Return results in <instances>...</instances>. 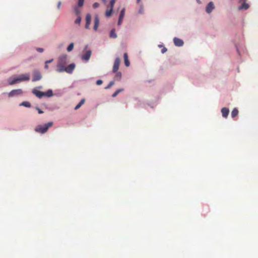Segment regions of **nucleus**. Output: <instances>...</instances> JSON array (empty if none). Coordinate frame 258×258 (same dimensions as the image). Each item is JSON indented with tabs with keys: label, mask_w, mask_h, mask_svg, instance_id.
<instances>
[{
	"label": "nucleus",
	"mask_w": 258,
	"mask_h": 258,
	"mask_svg": "<svg viewBox=\"0 0 258 258\" xmlns=\"http://www.w3.org/2000/svg\"><path fill=\"white\" fill-rule=\"evenodd\" d=\"M53 125V122H49L43 125H38L35 128V131L40 134H45L46 133L49 128Z\"/></svg>",
	"instance_id": "obj_1"
},
{
	"label": "nucleus",
	"mask_w": 258,
	"mask_h": 258,
	"mask_svg": "<svg viewBox=\"0 0 258 258\" xmlns=\"http://www.w3.org/2000/svg\"><path fill=\"white\" fill-rule=\"evenodd\" d=\"M23 94V91L20 89H15L12 90L9 93V97H12L15 96L20 95Z\"/></svg>",
	"instance_id": "obj_2"
},
{
	"label": "nucleus",
	"mask_w": 258,
	"mask_h": 258,
	"mask_svg": "<svg viewBox=\"0 0 258 258\" xmlns=\"http://www.w3.org/2000/svg\"><path fill=\"white\" fill-rule=\"evenodd\" d=\"M42 78L41 75L39 71L35 70L33 72L32 81L36 82L40 80Z\"/></svg>",
	"instance_id": "obj_3"
},
{
	"label": "nucleus",
	"mask_w": 258,
	"mask_h": 258,
	"mask_svg": "<svg viewBox=\"0 0 258 258\" xmlns=\"http://www.w3.org/2000/svg\"><path fill=\"white\" fill-rule=\"evenodd\" d=\"M246 2V0H239V3L241 4V5L239 6L238 10H246L249 8V5Z\"/></svg>",
	"instance_id": "obj_4"
},
{
	"label": "nucleus",
	"mask_w": 258,
	"mask_h": 258,
	"mask_svg": "<svg viewBox=\"0 0 258 258\" xmlns=\"http://www.w3.org/2000/svg\"><path fill=\"white\" fill-rule=\"evenodd\" d=\"M116 0H111L110 2V7H108L106 12V16H110L112 12L113 7Z\"/></svg>",
	"instance_id": "obj_5"
},
{
	"label": "nucleus",
	"mask_w": 258,
	"mask_h": 258,
	"mask_svg": "<svg viewBox=\"0 0 258 258\" xmlns=\"http://www.w3.org/2000/svg\"><path fill=\"white\" fill-rule=\"evenodd\" d=\"M120 58L119 57L116 58L114 60V64L113 66L112 71L113 73H115L118 71V70L119 69V65H120Z\"/></svg>",
	"instance_id": "obj_6"
},
{
	"label": "nucleus",
	"mask_w": 258,
	"mask_h": 258,
	"mask_svg": "<svg viewBox=\"0 0 258 258\" xmlns=\"http://www.w3.org/2000/svg\"><path fill=\"white\" fill-rule=\"evenodd\" d=\"M19 82L29 81L30 80L29 74H22L18 77Z\"/></svg>",
	"instance_id": "obj_7"
},
{
	"label": "nucleus",
	"mask_w": 258,
	"mask_h": 258,
	"mask_svg": "<svg viewBox=\"0 0 258 258\" xmlns=\"http://www.w3.org/2000/svg\"><path fill=\"white\" fill-rule=\"evenodd\" d=\"M66 67L65 64L62 63H58L57 64L56 71L58 73L66 72Z\"/></svg>",
	"instance_id": "obj_8"
},
{
	"label": "nucleus",
	"mask_w": 258,
	"mask_h": 258,
	"mask_svg": "<svg viewBox=\"0 0 258 258\" xmlns=\"http://www.w3.org/2000/svg\"><path fill=\"white\" fill-rule=\"evenodd\" d=\"M32 93L39 98H41L42 97L44 96L45 94L44 92L40 91L36 88L33 89Z\"/></svg>",
	"instance_id": "obj_9"
},
{
	"label": "nucleus",
	"mask_w": 258,
	"mask_h": 258,
	"mask_svg": "<svg viewBox=\"0 0 258 258\" xmlns=\"http://www.w3.org/2000/svg\"><path fill=\"white\" fill-rule=\"evenodd\" d=\"M215 8L214 3L212 2H210L207 6L206 11L207 13L210 14Z\"/></svg>",
	"instance_id": "obj_10"
},
{
	"label": "nucleus",
	"mask_w": 258,
	"mask_h": 258,
	"mask_svg": "<svg viewBox=\"0 0 258 258\" xmlns=\"http://www.w3.org/2000/svg\"><path fill=\"white\" fill-rule=\"evenodd\" d=\"M173 42L174 44L177 46H181L183 44V41L181 39L176 37L174 38Z\"/></svg>",
	"instance_id": "obj_11"
},
{
	"label": "nucleus",
	"mask_w": 258,
	"mask_h": 258,
	"mask_svg": "<svg viewBox=\"0 0 258 258\" xmlns=\"http://www.w3.org/2000/svg\"><path fill=\"white\" fill-rule=\"evenodd\" d=\"M8 81L10 85L19 83L18 77H11L8 79Z\"/></svg>",
	"instance_id": "obj_12"
},
{
	"label": "nucleus",
	"mask_w": 258,
	"mask_h": 258,
	"mask_svg": "<svg viewBox=\"0 0 258 258\" xmlns=\"http://www.w3.org/2000/svg\"><path fill=\"white\" fill-rule=\"evenodd\" d=\"M91 51L89 50L88 51H87L85 54H84L82 56V59L83 60H88L91 56Z\"/></svg>",
	"instance_id": "obj_13"
},
{
	"label": "nucleus",
	"mask_w": 258,
	"mask_h": 258,
	"mask_svg": "<svg viewBox=\"0 0 258 258\" xmlns=\"http://www.w3.org/2000/svg\"><path fill=\"white\" fill-rule=\"evenodd\" d=\"M75 68V63H71L68 67H66V72L71 74Z\"/></svg>",
	"instance_id": "obj_14"
},
{
	"label": "nucleus",
	"mask_w": 258,
	"mask_h": 258,
	"mask_svg": "<svg viewBox=\"0 0 258 258\" xmlns=\"http://www.w3.org/2000/svg\"><path fill=\"white\" fill-rule=\"evenodd\" d=\"M221 112L222 114V116L226 118L229 114V110L228 108L224 107L221 109Z\"/></svg>",
	"instance_id": "obj_15"
},
{
	"label": "nucleus",
	"mask_w": 258,
	"mask_h": 258,
	"mask_svg": "<svg viewBox=\"0 0 258 258\" xmlns=\"http://www.w3.org/2000/svg\"><path fill=\"white\" fill-rule=\"evenodd\" d=\"M58 63H64L65 65L67 64V56L62 55L59 58V60Z\"/></svg>",
	"instance_id": "obj_16"
},
{
	"label": "nucleus",
	"mask_w": 258,
	"mask_h": 258,
	"mask_svg": "<svg viewBox=\"0 0 258 258\" xmlns=\"http://www.w3.org/2000/svg\"><path fill=\"white\" fill-rule=\"evenodd\" d=\"M99 24V20L98 17H95L94 20V30L97 31Z\"/></svg>",
	"instance_id": "obj_17"
},
{
	"label": "nucleus",
	"mask_w": 258,
	"mask_h": 258,
	"mask_svg": "<svg viewBox=\"0 0 258 258\" xmlns=\"http://www.w3.org/2000/svg\"><path fill=\"white\" fill-rule=\"evenodd\" d=\"M123 57H124V59L125 65L126 67H128L130 66V61H129L128 58L127 54L126 53H124Z\"/></svg>",
	"instance_id": "obj_18"
},
{
	"label": "nucleus",
	"mask_w": 258,
	"mask_h": 258,
	"mask_svg": "<svg viewBox=\"0 0 258 258\" xmlns=\"http://www.w3.org/2000/svg\"><path fill=\"white\" fill-rule=\"evenodd\" d=\"M91 21V17H86V23L85 25V28L86 29L89 28V26L90 25Z\"/></svg>",
	"instance_id": "obj_19"
},
{
	"label": "nucleus",
	"mask_w": 258,
	"mask_h": 258,
	"mask_svg": "<svg viewBox=\"0 0 258 258\" xmlns=\"http://www.w3.org/2000/svg\"><path fill=\"white\" fill-rule=\"evenodd\" d=\"M238 114V110L237 108H234L231 112V116L232 117H236Z\"/></svg>",
	"instance_id": "obj_20"
},
{
	"label": "nucleus",
	"mask_w": 258,
	"mask_h": 258,
	"mask_svg": "<svg viewBox=\"0 0 258 258\" xmlns=\"http://www.w3.org/2000/svg\"><path fill=\"white\" fill-rule=\"evenodd\" d=\"M110 37L113 38H116L117 37V35L115 33V29H113L111 30L110 33Z\"/></svg>",
	"instance_id": "obj_21"
},
{
	"label": "nucleus",
	"mask_w": 258,
	"mask_h": 258,
	"mask_svg": "<svg viewBox=\"0 0 258 258\" xmlns=\"http://www.w3.org/2000/svg\"><path fill=\"white\" fill-rule=\"evenodd\" d=\"M21 106H23L26 107H30L31 104L28 101H24L20 104Z\"/></svg>",
	"instance_id": "obj_22"
},
{
	"label": "nucleus",
	"mask_w": 258,
	"mask_h": 258,
	"mask_svg": "<svg viewBox=\"0 0 258 258\" xmlns=\"http://www.w3.org/2000/svg\"><path fill=\"white\" fill-rule=\"evenodd\" d=\"M44 96L47 97H51L53 95L51 90H48L46 92L44 93Z\"/></svg>",
	"instance_id": "obj_23"
},
{
	"label": "nucleus",
	"mask_w": 258,
	"mask_h": 258,
	"mask_svg": "<svg viewBox=\"0 0 258 258\" xmlns=\"http://www.w3.org/2000/svg\"><path fill=\"white\" fill-rule=\"evenodd\" d=\"M74 45L73 43H70V45L67 47V51L69 52L71 51L74 48Z\"/></svg>",
	"instance_id": "obj_24"
},
{
	"label": "nucleus",
	"mask_w": 258,
	"mask_h": 258,
	"mask_svg": "<svg viewBox=\"0 0 258 258\" xmlns=\"http://www.w3.org/2000/svg\"><path fill=\"white\" fill-rule=\"evenodd\" d=\"M121 78V73L120 72H117L115 75V79L116 80H120Z\"/></svg>",
	"instance_id": "obj_25"
},
{
	"label": "nucleus",
	"mask_w": 258,
	"mask_h": 258,
	"mask_svg": "<svg viewBox=\"0 0 258 258\" xmlns=\"http://www.w3.org/2000/svg\"><path fill=\"white\" fill-rule=\"evenodd\" d=\"M84 0H79L78 1V6L82 7L84 4Z\"/></svg>",
	"instance_id": "obj_26"
},
{
	"label": "nucleus",
	"mask_w": 258,
	"mask_h": 258,
	"mask_svg": "<svg viewBox=\"0 0 258 258\" xmlns=\"http://www.w3.org/2000/svg\"><path fill=\"white\" fill-rule=\"evenodd\" d=\"M81 21V17H77L76 20H75V23L77 24H79Z\"/></svg>",
	"instance_id": "obj_27"
},
{
	"label": "nucleus",
	"mask_w": 258,
	"mask_h": 258,
	"mask_svg": "<svg viewBox=\"0 0 258 258\" xmlns=\"http://www.w3.org/2000/svg\"><path fill=\"white\" fill-rule=\"evenodd\" d=\"M124 12H125V9L124 8H123L121 10V12H120V15L119 16H124Z\"/></svg>",
	"instance_id": "obj_28"
},
{
	"label": "nucleus",
	"mask_w": 258,
	"mask_h": 258,
	"mask_svg": "<svg viewBox=\"0 0 258 258\" xmlns=\"http://www.w3.org/2000/svg\"><path fill=\"white\" fill-rule=\"evenodd\" d=\"M114 84V82L113 81H111L109 83V85L107 87H105V89H109Z\"/></svg>",
	"instance_id": "obj_29"
},
{
	"label": "nucleus",
	"mask_w": 258,
	"mask_h": 258,
	"mask_svg": "<svg viewBox=\"0 0 258 258\" xmlns=\"http://www.w3.org/2000/svg\"><path fill=\"white\" fill-rule=\"evenodd\" d=\"M102 83H103V82H102V81L101 80H98L96 82V84L97 85H101L102 84Z\"/></svg>",
	"instance_id": "obj_30"
},
{
	"label": "nucleus",
	"mask_w": 258,
	"mask_h": 258,
	"mask_svg": "<svg viewBox=\"0 0 258 258\" xmlns=\"http://www.w3.org/2000/svg\"><path fill=\"white\" fill-rule=\"evenodd\" d=\"M122 18H123V17H119L118 21V25H120L121 24L122 21Z\"/></svg>",
	"instance_id": "obj_31"
},
{
	"label": "nucleus",
	"mask_w": 258,
	"mask_h": 258,
	"mask_svg": "<svg viewBox=\"0 0 258 258\" xmlns=\"http://www.w3.org/2000/svg\"><path fill=\"white\" fill-rule=\"evenodd\" d=\"M99 4L98 3H95L93 5V7L94 8H97L99 7Z\"/></svg>",
	"instance_id": "obj_32"
},
{
	"label": "nucleus",
	"mask_w": 258,
	"mask_h": 258,
	"mask_svg": "<svg viewBox=\"0 0 258 258\" xmlns=\"http://www.w3.org/2000/svg\"><path fill=\"white\" fill-rule=\"evenodd\" d=\"M167 48L165 47H163V48H162V49L161 50V52L162 53H164L165 52H166L167 51Z\"/></svg>",
	"instance_id": "obj_33"
},
{
	"label": "nucleus",
	"mask_w": 258,
	"mask_h": 258,
	"mask_svg": "<svg viewBox=\"0 0 258 258\" xmlns=\"http://www.w3.org/2000/svg\"><path fill=\"white\" fill-rule=\"evenodd\" d=\"M85 101V99H82L80 101V102H79V104H80L82 106L83 104H84Z\"/></svg>",
	"instance_id": "obj_34"
},
{
	"label": "nucleus",
	"mask_w": 258,
	"mask_h": 258,
	"mask_svg": "<svg viewBox=\"0 0 258 258\" xmlns=\"http://www.w3.org/2000/svg\"><path fill=\"white\" fill-rule=\"evenodd\" d=\"M36 109L37 110L38 112V113L39 114H41V113H43V111H42L40 108L37 107L36 108Z\"/></svg>",
	"instance_id": "obj_35"
},
{
	"label": "nucleus",
	"mask_w": 258,
	"mask_h": 258,
	"mask_svg": "<svg viewBox=\"0 0 258 258\" xmlns=\"http://www.w3.org/2000/svg\"><path fill=\"white\" fill-rule=\"evenodd\" d=\"M81 105L80 104H78L76 105V106L75 107V110H77L79 108H80L81 107Z\"/></svg>",
	"instance_id": "obj_36"
},
{
	"label": "nucleus",
	"mask_w": 258,
	"mask_h": 258,
	"mask_svg": "<svg viewBox=\"0 0 258 258\" xmlns=\"http://www.w3.org/2000/svg\"><path fill=\"white\" fill-rule=\"evenodd\" d=\"M37 50L39 52H42L43 51V49L41 48H37Z\"/></svg>",
	"instance_id": "obj_37"
},
{
	"label": "nucleus",
	"mask_w": 258,
	"mask_h": 258,
	"mask_svg": "<svg viewBox=\"0 0 258 258\" xmlns=\"http://www.w3.org/2000/svg\"><path fill=\"white\" fill-rule=\"evenodd\" d=\"M118 94V93L116 92V91L112 94V96L113 97H116L117 95Z\"/></svg>",
	"instance_id": "obj_38"
},
{
	"label": "nucleus",
	"mask_w": 258,
	"mask_h": 258,
	"mask_svg": "<svg viewBox=\"0 0 258 258\" xmlns=\"http://www.w3.org/2000/svg\"><path fill=\"white\" fill-rule=\"evenodd\" d=\"M123 91V89H119L116 90V92L119 94L120 92H122Z\"/></svg>",
	"instance_id": "obj_39"
},
{
	"label": "nucleus",
	"mask_w": 258,
	"mask_h": 258,
	"mask_svg": "<svg viewBox=\"0 0 258 258\" xmlns=\"http://www.w3.org/2000/svg\"><path fill=\"white\" fill-rule=\"evenodd\" d=\"M53 61V59H51L50 60H47L45 61V63H50L52 61Z\"/></svg>",
	"instance_id": "obj_40"
},
{
	"label": "nucleus",
	"mask_w": 258,
	"mask_h": 258,
	"mask_svg": "<svg viewBox=\"0 0 258 258\" xmlns=\"http://www.w3.org/2000/svg\"><path fill=\"white\" fill-rule=\"evenodd\" d=\"M45 69H47L48 68V66L47 63H45V65L44 66Z\"/></svg>",
	"instance_id": "obj_41"
},
{
	"label": "nucleus",
	"mask_w": 258,
	"mask_h": 258,
	"mask_svg": "<svg viewBox=\"0 0 258 258\" xmlns=\"http://www.w3.org/2000/svg\"><path fill=\"white\" fill-rule=\"evenodd\" d=\"M60 5H61V3H60V2H59V3H58V5H57V7H58V8H59V7H60Z\"/></svg>",
	"instance_id": "obj_42"
},
{
	"label": "nucleus",
	"mask_w": 258,
	"mask_h": 258,
	"mask_svg": "<svg viewBox=\"0 0 258 258\" xmlns=\"http://www.w3.org/2000/svg\"><path fill=\"white\" fill-rule=\"evenodd\" d=\"M140 1H141V0H137V2L138 3H140Z\"/></svg>",
	"instance_id": "obj_43"
},
{
	"label": "nucleus",
	"mask_w": 258,
	"mask_h": 258,
	"mask_svg": "<svg viewBox=\"0 0 258 258\" xmlns=\"http://www.w3.org/2000/svg\"><path fill=\"white\" fill-rule=\"evenodd\" d=\"M159 47H162V45H159Z\"/></svg>",
	"instance_id": "obj_44"
},
{
	"label": "nucleus",
	"mask_w": 258,
	"mask_h": 258,
	"mask_svg": "<svg viewBox=\"0 0 258 258\" xmlns=\"http://www.w3.org/2000/svg\"><path fill=\"white\" fill-rule=\"evenodd\" d=\"M87 17H89V16H90L89 14H87Z\"/></svg>",
	"instance_id": "obj_45"
}]
</instances>
